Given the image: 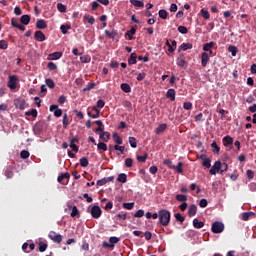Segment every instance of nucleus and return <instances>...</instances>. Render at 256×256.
Segmentation results:
<instances>
[{
    "label": "nucleus",
    "instance_id": "2",
    "mask_svg": "<svg viewBox=\"0 0 256 256\" xmlns=\"http://www.w3.org/2000/svg\"><path fill=\"white\" fill-rule=\"evenodd\" d=\"M158 215L160 225H162V227H167L171 221V212H169V210L162 209L158 211Z\"/></svg>",
    "mask_w": 256,
    "mask_h": 256
},
{
    "label": "nucleus",
    "instance_id": "21",
    "mask_svg": "<svg viewBox=\"0 0 256 256\" xmlns=\"http://www.w3.org/2000/svg\"><path fill=\"white\" fill-rule=\"evenodd\" d=\"M135 33H137V29H135V27H132L129 31L126 32V35L129 39V41H132L133 36L135 35Z\"/></svg>",
    "mask_w": 256,
    "mask_h": 256
},
{
    "label": "nucleus",
    "instance_id": "27",
    "mask_svg": "<svg viewBox=\"0 0 256 256\" xmlns=\"http://www.w3.org/2000/svg\"><path fill=\"white\" fill-rule=\"evenodd\" d=\"M120 87L124 93H131V86H129V84L122 83Z\"/></svg>",
    "mask_w": 256,
    "mask_h": 256
},
{
    "label": "nucleus",
    "instance_id": "49",
    "mask_svg": "<svg viewBox=\"0 0 256 256\" xmlns=\"http://www.w3.org/2000/svg\"><path fill=\"white\" fill-rule=\"evenodd\" d=\"M81 63H90L91 62V57L84 55L80 57Z\"/></svg>",
    "mask_w": 256,
    "mask_h": 256
},
{
    "label": "nucleus",
    "instance_id": "29",
    "mask_svg": "<svg viewBox=\"0 0 256 256\" xmlns=\"http://www.w3.org/2000/svg\"><path fill=\"white\" fill-rule=\"evenodd\" d=\"M180 49H182V51H187L188 49H193V44L191 43H182L180 46Z\"/></svg>",
    "mask_w": 256,
    "mask_h": 256
},
{
    "label": "nucleus",
    "instance_id": "44",
    "mask_svg": "<svg viewBox=\"0 0 256 256\" xmlns=\"http://www.w3.org/2000/svg\"><path fill=\"white\" fill-rule=\"evenodd\" d=\"M164 165H167L170 169H175V165H173V161L170 159H164L163 161Z\"/></svg>",
    "mask_w": 256,
    "mask_h": 256
},
{
    "label": "nucleus",
    "instance_id": "61",
    "mask_svg": "<svg viewBox=\"0 0 256 256\" xmlns=\"http://www.w3.org/2000/svg\"><path fill=\"white\" fill-rule=\"evenodd\" d=\"M114 150L115 151H120V153H125V146L115 145Z\"/></svg>",
    "mask_w": 256,
    "mask_h": 256
},
{
    "label": "nucleus",
    "instance_id": "47",
    "mask_svg": "<svg viewBox=\"0 0 256 256\" xmlns=\"http://www.w3.org/2000/svg\"><path fill=\"white\" fill-rule=\"evenodd\" d=\"M80 165L81 167H87L89 165V160L87 157H83L80 159Z\"/></svg>",
    "mask_w": 256,
    "mask_h": 256
},
{
    "label": "nucleus",
    "instance_id": "54",
    "mask_svg": "<svg viewBox=\"0 0 256 256\" xmlns=\"http://www.w3.org/2000/svg\"><path fill=\"white\" fill-rule=\"evenodd\" d=\"M175 219H176V221H179L180 223H183V221H185V217H183V215H181V213H176Z\"/></svg>",
    "mask_w": 256,
    "mask_h": 256
},
{
    "label": "nucleus",
    "instance_id": "31",
    "mask_svg": "<svg viewBox=\"0 0 256 256\" xmlns=\"http://www.w3.org/2000/svg\"><path fill=\"white\" fill-rule=\"evenodd\" d=\"M117 181H119L120 183H127V174H119Z\"/></svg>",
    "mask_w": 256,
    "mask_h": 256
},
{
    "label": "nucleus",
    "instance_id": "15",
    "mask_svg": "<svg viewBox=\"0 0 256 256\" xmlns=\"http://www.w3.org/2000/svg\"><path fill=\"white\" fill-rule=\"evenodd\" d=\"M176 65H178V67H184V69H186L187 61H185V59H183V57H178L176 60Z\"/></svg>",
    "mask_w": 256,
    "mask_h": 256
},
{
    "label": "nucleus",
    "instance_id": "8",
    "mask_svg": "<svg viewBox=\"0 0 256 256\" xmlns=\"http://www.w3.org/2000/svg\"><path fill=\"white\" fill-rule=\"evenodd\" d=\"M34 39H36V41H39L40 43H43V41H45L47 37H45V34L41 32V30H38L34 34Z\"/></svg>",
    "mask_w": 256,
    "mask_h": 256
},
{
    "label": "nucleus",
    "instance_id": "40",
    "mask_svg": "<svg viewBox=\"0 0 256 256\" xmlns=\"http://www.w3.org/2000/svg\"><path fill=\"white\" fill-rule=\"evenodd\" d=\"M97 145V149L100 151H107V144H105L104 142H100Z\"/></svg>",
    "mask_w": 256,
    "mask_h": 256
},
{
    "label": "nucleus",
    "instance_id": "25",
    "mask_svg": "<svg viewBox=\"0 0 256 256\" xmlns=\"http://www.w3.org/2000/svg\"><path fill=\"white\" fill-rule=\"evenodd\" d=\"M213 47H215V42L206 43L203 46V51H211V49H213Z\"/></svg>",
    "mask_w": 256,
    "mask_h": 256
},
{
    "label": "nucleus",
    "instance_id": "30",
    "mask_svg": "<svg viewBox=\"0 0 256 256\" xmlns=\"http://www.w3.org/2000/svg\"><path fill=\"white\" fill-rule=\"evenodd\" d=\"M45 83H46L47 87H49V89H54L55 88V82L53 81V79L47 78L45 80Z\"/></svg>",
    "mask_w": 256,
    "mask_h": 256
},
{
    "label": "nucleus",
    "instance_id": "22",
    "mask_svg": "<svg viewBox=\"0 0 256 256\" xmlns=\"http://www.w3.org/2000/svg\"><path fill=\"white\" fill-rule=\"evenodd\" d=\"M105 35H106V37H109V39H115V37H117V31H115V30H112V31L105 30Z\"/></svg>",
    "mask_w": 256,
    "mask_h": 256
},
{
    "label": "nucleus",
    "instance_id": "41",
    "mask_svg": "<svg viewBox=\"0 0 256 256\" xmlns=\"http://www.w3.org/2000/svg\"><path fill=\"white\" fill-rule=\"evenodd\" d=\"M71 29V26L69 25H61L60 26V31L63 33V35H67V31Z\"/></svg>",
    "mask_w": 256,
    "mask_h": 256
},
{
    "label": "nucleus",
    "instance_id": "17",
    "mask_svg": "<svg viewBox=\"0 0 256 256\" xmlns=\"http://www.w3.org/2000/svg\"><path fill=\"white\" fill-rule=\"evenodd\" d=\"M31 21V17L29 15H22L20 18V23H22V25H29Z\"/></svg>",
    "mask_w": 256,
    "mask_h": 256
},
{
    "label": "nucleus",
    "instance_id": "16",
    "mask_svg": "<svg viewBox=\"0 0 256 256\" xmlns=\"http://www.w3.org/2000/svg\"><path fill=\"white\" fill-rule=\"evenodd\" d=\"M99 139H101L102 141H109V139H111V134H109V132H105L103 131L100 135H99Z\"/></svg>",
    "mask_w": 256,
    "mask_h": 256
},
{
    "label": "nucleus",
    "instance_id": "37",
    "mask_svg": "<svg viewBox=\"0 0 256 256\" xmlns=\"http://www.w3.org/2000/svg\"><path fill=\"white\" fill-rule=\"evenodd\" d=\"M203 167H206V169L211 168V159L204 158L202 162Z\"/></svg>",
    "mask_w": 256,
    "mask_h": 256
},
{
    "label": "nucleus",
    "instance_id": "5",
    "mask_svg": "<svg viewBox=\"0 0 256 256\" xmlns=\"http://www.w3.org/2000/svg\"><path fill=\"white\" fill-rule=\"evenodd\" d=\"M91 216L93 219H99L101 217L103 211H101V207L99 206H93L90 210Z\"/></svg>",
    "mask_w": 256,
    "mask_h": 256
},
{
    "label": "nucleus",
    "instance_id": "51",
    "mask_svg": "<svg viewBox=\"0 0 256 256\" xmlns=\"http://www.w3.org/2000/svg\"><path fill=\"white\" fill-rule=\"evenodd\" d=\"M29 151H27V150H22L21 152H20V157L22 158V159H29Z\"/></svg>",
    "mask_w": 256,
    "mask_h": 256
},
{
    "label": "nucleus",
    "instance_id": "39",
    "mask_svg": "<svg viewBox=\"0 0 256 256\" xmlns=\"http://www.w3.org/2000/svg\"><path fill=\"white\" fill-rule=\"evenodd\" d=\"M251 215H255V213H253V212H244L242 214L243 221H249V217H251Z\"/></svg>",
    "mask_w": 256,
    "mask_h": 256
},
{
    "label": "nucleus",
    "instance_id": "3",
    "mask_svg": "<svg viewBox=\"0 0 256 256\" xmlns=\"http://www.w3.org/2000/svg\"><path fill=\"white\" fill-rule=\"evenodd\" d=\"M211 231L212 233H215V234L223 233V231H225V224H223L222 222L216 221L212 224Z\"/></svg>",
    "mask_w": 256,
    "mask_h": 256
},
{
    "label": "nucleus",
    "instance_id": "9",
    "mask_svg": "<svg viewBox=\"0 0 256 256\" xmlns=\"http://www.w3.org/2000/svg\"><path fill=\"white\" fill-rule=\"evenodd\" d=\"M50 111L51 112L54 111V116L55 117H61V115H63V110L59 109V106H57V105H51L50 106Z\"/></svg>",
    "mask_w": 256,
    "mask_h": 256
},
{
    "label": "nucleus",
    "instance_id": "4",
    "mask_svg": "<svg viewBox=\"0 0 256 256\" xmlns=\"http://www.w3.org/2000/svg\"><path fill=\"white\" fill-rule=\"evenodd\" d=\"M17 83H19V78L15 75L9 76L7 87L12 91L17 89Z\"/></svg>",
    "mask_w": 256,
    "mask_h": 256
},
{
    "label": "nucleus",
    "instance_id": "20",
    "mask_svg": "<svg viewBox=\"0 0 256 256\" xmlns=\"http://www.w3.org/2000/svg\"><path fill=\"white\" fill-rule=\"evenodd\" d=\"M176 201H179L180 203H186L187 201V195L185 194H177L175 196Z\"/></svg>",
    "mask_w": 256,
    "mask_h": 256
},
{
    "label": "nucleus",
    "instance_id": "59",
    "mask_svg": "<svg viewBox=\"0 0 256 256\" xmlns=\"http://www.w3.org/2000/svg\"><path fill=\"white\" fill-rule=\"evenodd\" d=\"M201 13H202V17L204 19H209V17H211V15L209 14V11L205 10V9H202L201 10Z\"/></svg>",
    "mask_w": 256,
    "mask_h": 256
},
{
    "label": "nucleus",
    "instance_id": "32",
    "mask_svg": "<svg viewBox=\"0 0 256 256\" xmlns=\"http://www.w3.org/2000/svg\"><path fill=\"white\" fill-rule=\"evenodd\" d=\"M122 207H123V209H127L128 211H131V209H133V207H135V203L134 202L123 203Z\"/></svg>",
    "mask_w": 256,
    "mask_h": 256
},
{
    "label": "nucleus",
    "instance_id": "34",
    "mask_svg": "<svg viewBox=\"0 0 256 256\" xmlns=\"http://www.w3.org/2000/svg\"><path fill=\"white\" fill-rule=\"evenodd\" d=\"M129 144L133 149L137 148V139L135 137H129Z\"/></svg>",
    "mask_w": 256,
    "mask_h": 256
},
{
    "label": "nucleus",
    "instance_id": "55",
    "mask_svg": "<svg viewBox=\"0 0 256 256\" xmlns=\"http://www.w3.org/2000/svg\"><path fill=\"white\" fill-rule=\"evenodd\" d=\"M246 175H247V178L249 179V181H251V179H253V177H255V172H253V170H247Z\"/></svg>",
    "mask_w": 256,
    "mask_h": 256
},
{
    "label": "nucleus",
    "instance_id": "28",
    "mask_svg": "<svg viewBox=\"0 0 256 256\" xmlns=\"http://www.w3.org/2000/svg\"><path fill=\"white\" fill-rule=\"evenodd\" d=\"M131 5H134V7H145V3L139 1V0H130Z\"/></svg>",
    "mask_w": 256,
    "mask_h": 256
},
{
    "label": "nucleus",
    "instance_id": "64",
    "mask_svg": "<svg viewBox=\"0 0 256 256\" xmlns=\"http://www.w3.org/2000/svg\"><path fill=\"white\" fill-rule=\"evenodd\" d=\"M200 207L205 208L208 205L207 199H201L199 202Z\"/></svg>",
    "mask_w": 256,
    "mask_h": 256
},
{
    "label": "nucleus",
    "instance_id": "7",
    "mask_svg": "<svg viewBox=\"0 0 256 256\" xmlns=\"http://www.w3.org/2000/svg\"><path fill=\"white\" fill-rule=\"evenodd\" d=\"M14 105L16 107V109H25V107H27V104L25 103V99L22 98H17L14 100Z\"/></svg>",
    "mask_w": 256,
    "mask_h": 256
},
{
    "label": "nucleus",
    "instance_id": "24",
    "mask_svg": "<svg viewBox=\"0 0 256 256\" xmlns=\"http://www.w3.org/2000/svg\"><path fill=\"white\" fill-rule=\"evenodd\" d=\"M224 146L227 147V145H233V138L230 136H225L223 138Z\"/></svg>",
    "mask_w": 256,
    "mask_h": 256
},
{
    "label": "nucleus",
    "instance_id": "52",
    "mask_svg": "<svg viewBox=\"0 0 256 256\" xmlns=\"http://www.w3.org/2000/svg\"><path fill=\"white\" fill-rule=\"evenodd\" d=\"M183 108L186 109V111H191V109H193V104L191 102H185Z\"/></svg>",
    "mask_w": 256,
    "mask_h": 256
},
{
    "label": "nucleus",
    "instance_id": "46",
    "mask_svg": "<svg viewBox=\"0 0 256 256\" xmlns=\"http://www.w3.org/2000/svg\"><path fill=\"white\" fill-rule=\"evenodd\" d=\"M211 147L214 153H219V151H221V148H219V146L217 145V142H212Z\"/></svg>",
    "mask_w": 256,
    "mask_h": 256
},
{
    "label": "nucleus",
    "instance_id": "48",
    "mask_svg": "<svg viewBox=\"0 0 256 256\" xmlns=\"http://www.w3.org/2000/svg\"><path fill=\"white\" fill-rule=\"evenodd\" d=\"M172 169H175V171L177 173H183V163L182 162H179L177 166H175V168H172Z\"/></svg>",
    "mask_w": 256,
    "mask_h": 256
},
{
    "label": "nucleus",
    "instance_id": "33",
    "mask_svg": "<svg viewBox=\"0 0 256 256\" xmlns=\"http://www.w3.org/2000/svg\"><path fill=\"white\" fill-rule=\"evenodd\" d=\"M57 9L60 11V13H66L67 12V6L63 3H58L57 4Z\"/></svg>",
    "mask_w": 256,
    "mask_h": 256
},
{
    "label": "nucleus",
    "instance_id": "14",
    "mask_svg": "<svg viewBox=\"0 0 256 256\" xmlns=\"http://www.w3.org/2000/svg\"><path fill=\"white\" fill-rule=\"evenodd\" d=\"M36 27H37V29H47V22H45V20H43V19H39L36 22Z\"/></svg>",
    "mask_w": 256,
    "mask_h": 256
},
{
    "label": "nucleus",
    "instance_id": "53",
    "mask_svg": "<svg viewBox=\"0 0 256 256\" xmlns=\"http://www.w3.org/2000/svg\"><path fill=\"white\" fill-rule=\"evenodd\" d=\"M49 71H56L57 69V64L53 63V62H49L47 65Z\"/></svg>",
    "mask_w": 256,
    "mask_h": 256
},
{
    "label": "nucleus",
    "instance_id": "56",
    "mask_svg": "<svg viewBox=\"0 0 256 256\" xmlns=\"http://www.w3.org/2000/svg\"><path fill=\"white\" fill-rule=\"evenodd\" d=\"M178 31H179V33H182V35H187V33H188L187 27H185V26H179Z\"/></svg>",
    "mask_w": 256,
    "mask_h": 256
},
{
    "label": "nucleus",
    "instance_id": "58",
    "mask_svg": "<svg viewBox=\"0 0 256 256\" xmlns=\"http://www.w3.org/2000/svg\"><path fill=\"white\" fill-rule=\"evenodd\" d=\"M145 215V211L143 210H138L135 214H134V217H136L137 219L143 217Z\"/></svg>",
    "mask_w": 256,
    "mask_h": 256
},
{
    "label": "nucleus",
    "instance_id": "13",
    "mask_svg": "<svg viewBox=\"0 0 256 256\" xmlns=\"http://www.w3.org/2000/svg\"><path fill=\"white\" fill-rule=\"evenodd\" d=\"M175 89H168L167 93H166V97L167 99H170V101H175Z\"/></svg>",
    "mask_w": 256,
    "mask_h": 256
},
{
    "label": "nucleus",
    "instance_id": "57",
    "mask_svg": "<svg viewBox=\"0 0 256 256\" xmlns=\"http://www.w3.org/2000/svg\"><path fill=\"white\" fill-rule=\"evenodd\" d=\"M71 217H77L79 215V209H77V206L72 207Z\"/></svg>",
    "mask_w": 256,
    "mask_h": 256
},
{
    "label": "nucleus",
    "instance_id": "12",
    "mask_svg": "<svg viewBox=\"0 0 256 256\" xmlns=\"http://www.w3.org/2000/svg\"><path fill=\"white\" fill-rule=\"evenodd\" d=\"M188 215L189 217H195L197 215V206L195 204L190 205Z\"/></svg>",
    "mask_w": 256,
    "mask_h": 256
},
{
    "label": "nucleus",
    "instance_id": "35",
    "mask_svg": "<svg viewBox=\"0 0 256 256\" xmlns=\"http://www.w3.org/2000/svg\"><path fill=\"white\" fill-rule=\"evenodd\" d=\"M135 63H137V54L136 53H132L130 55L129 64L130 65H135Z\"/></svg>",
    "mask_w": 256,
    "mask_h": 256
},
{
    "label": "nucleus",
    "instance_id": "26",
    "mask_svg": "<svg viewBox=\"0 0 256 256\" xmlns=\"http://www.w3.org/2000/svg\"><path fill=\"white\" fill-rule=\"evenodd\" d=\"M71 175L69 173H63L60 176H58V183H63V179H69Z\"/></svg>",
    "mask_w": 256,
    "mask_h": 256
},
{
    "label": "nucleus",
    "instance_id": "42",
    "mask_svg": "<svg viewBox=\"0 0 256 256\" xmlns=\"http://www.w3.org/2000/svg\"><path fill=\"white\" fill-rule=\"evenodd\" d=\"M62 123H63L64 129H67V126L69 125V117L67 116V114L63 115Z\"/></svg>",
    "mask_w": 256,
    "mask_h": 256
},
{
    "label": "nucleus",
    "instance_id": "18",
    "mask_svg": "<svg viewBox=\"0 0 256 256\" xmlns=\"http://www.w3.org/2000/svg\"><path fill=\"white\" fill-rule=\"evenodd\" d=\"M193 226L195 227V229H203V227H205V223L200 222L197 218H195L193 220Z\"/></svg>",
    "mask_w": 256,
    "mask_h": 256
},
{
    "label": "nucleus",
    "instance_id": "43",
    "mask_svg": "<svg viewBox=\"0 0 256 256\" xmlns=\"http://www.w3.org/2000/svg\"><path fill=\"white\" fill-rule=\"evenodd\" d=\"M25 115L27 117H37V110L32 109L30 111L25 112Z\"/></svg>",
    "mask_w": 256,
    "mask_h": 256
},
{
    "label": "nucleus",
    "instance_id": "23",
    "mask_svg": "<svg viewBox=\"0 0 256 256\" xmlns=\"http://www.w3.org/2000/svg\"><path fill=\"white\" fill-rule=\"evenodd\" d=\"M112 137H113L115 143H117L118 145H123V138L120 137L119 134L114 133Z\"/></svg>",
    "mask_w": 256,
    "mask_h": 256
},
{
    "label": "nucleus",
    "instance_id": "38",
    "mask_svg": "<svg viewBox=\"0 0 256 256\" xmlns=\"http://www.w3.org/2000/svg\"><path fill=\"white\" fill-rule=\"evenodd\" d=\"M158 15L160 19H167L169 14L166 12L165 9H162V10H159Z\"/></svg>",
    "mask_w": 256,
    "mask_h": 256
},
{
    "label": "nucleus",
    "instance_id": "60",
    "mask_svg": "<svg viewBox=\"0 0 256 256\" xmlns=\"http://www.w3.org/2000/svg\"><path fill=\"white\" fill-rule=\"evenodd\" d=\"M9 47V44L5 40H0V49H7Z\"/></svg>",
    "mask_w": 256,
    "mask_h": 256
},
{
    "label": "nucleus",
    "instance_id": "36",
    "mask_svg": "<svg viewBox=\"0 0 256 256\" xmlns=\"http://www.w3.org/2000/svg\"><path fill=\"white\" fill-rule=\"evenodd\" d=\"M118 241H119L118 237L113 236V237L109 238V243H110L111 247H115V245H117Z\"/></svg>",
    "mask_w": 256,
    "mask_h": 256
},
{
    "label": "nucleus",
    "instance_id": "50",
    "mask_svg": "<svg viewBox=\"0 0 256 256\" xmlns=\"http://www.w3.org/2000/svg\"><path fill=\"white\" fill-rule=\"evenodd\" d=\"M39 251H40V253H44V251H47V244L40 242L39 243Z\"/></svg>",
    "mask_w": 256,
    "mask_h": 256
},
{
    "label": "nucleus",
    "instance_id": "10",
    "mask_svg": "<svg viewBox=\"0 0 256 256\" xmlns=\"http://www.w3.org/2000/svg\"><path fill=\"white\" fill-rule=\"evenodd\" d=\"M63 57V52H53L48 56L49 61H57V59H61Z\"/></svg>",
    "mask_w": 256,
    "mask_h": 256
},
{
    "label": "nucleus",
    "instance_id": "45",
    "mask_svg": "<svg viewBox=\"0 0 256 256\" xmlns=\"http://www.w3.org/2000/svg\"><path fill=\"white\" fill-rule=\"evenodd\" d=\"M228 51L231 53L232 57H236L237 56V47L229 46Z\"/></svg>",
    "mask_w": 256,
    "mask_h": 256
},
{
    "label": "nucleus",
    "instance_id": "63",
    "mask_svg": "<svg viewBox=\"0 0 256 256\" xmlns=\"http://www.w3.org/2000/svg\"><path fill=\"white\" fill-rule=\"evenodd\" d=\"M125 165H126V167H133V159L127 158L125 160Z\"/></svg>",
    "mask_w": 256,
    "mask_h": 256
},
{
    "label": "nucleus",
    "instance_id": "1",
    "mask_svg": "<svg viewBox=\"0 0 256 256\" xmlns=\"http://www.w3.org/2000/svg\"><path fill=\"white\" fill-rule=\"evenodd\" d=\"M229 169V165L225 162L216 161L210 169V175H217V173H225Z\"/></svg>",
    "mask_w": 256,
    "mask_h": 256
},
{
    "label": "nucleus",
    "instance_id": "11",
    "mask_svg": "<svg viewBox=\"0 0 256 256\" xmlns=\"http://www.w3.org/2000/svg\"><path fill=\"white\" fill-rule=\"evenodd\" d=\"M209 63V54L206 52H203L201 54V65L202 67H207V64Z\"/></svg>",
    "mask_w": 256,
    "mask_h": 256
},
{
    "label": "nucleus",
    "instance_id": "62",
    "mask_svg": "<svg viewBox=\"0 0 256 256\" xmlns=\"http://www.w3.org/2000/svg\"><path fill=\"white\" fill-rule=\"evenodd\" d=\"M137 160L140 163H145L147 161V154L143 155V156H137Z\"/></svg>",
    "mask_w": 256,
    "mask_h": 256
},
{
    "label": "nucleus",
    "instance_id": "6",
    "mask_svg": "<svg viewBox=\"0 0 256 256\" xmlns=\"http://www.w3.org/2000/svg\"><path fill=\"white\" fill-rule=\"evenodd\" d=\"M48 237L54 243H61V241H63V236H61V234H57L55 231H51Z\"/></svg>",
    "mask_w": 256,
    "mask_h": 256
},
{
    "label": "nucleus",
    "instance_id": "19",
    "mask_svg": "<svg viewBox=\"0 0 256 256\" xmlns=\"http://www.w3.org/2000/svg\"><path fill=\"white\" fill-rule=\"evenodd\" d=\"M166 129H167V124H160V125L156 128L155 133H156L157 135H159V134L165 132Z\"/></svg>",
    "mask_w": 256,
    "mask_h": 256
}]
</instances>
